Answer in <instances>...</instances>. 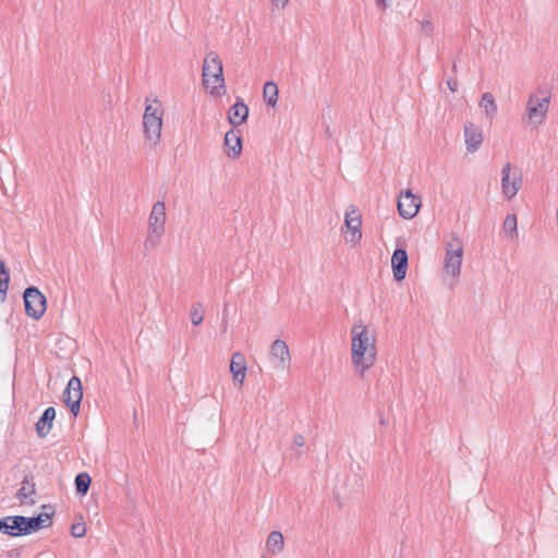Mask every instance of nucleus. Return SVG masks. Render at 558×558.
Wrapping results in <instances>:
<instances>
[{
    "instance_id": "obj_1",
    "label": "nucleus",
    "mask_w": 558,
    "mask_h": 558,
    "mask_svg": "<svg viewBox=\"0 0 558 558\" xmlns=\"http://www.w3.org/2000/svg\"><path fill=\"white\" fill-rule=\"evenodd\" d=\"M376 336L363 322L351 327V364L354 371L364 377L376 364Z\"/></svg>"
},
{
    "instance_id": "obj_2",
    "label": "nucleus",
    "mask_w": 558,
    "mask_h": 558,
    "mask_svg": "<svg viewBox=\"0 0 558 558\" xmlns=\"http://www.w3.org/2000/svg\"><path fill=\"white\" fill-rule=\"evenodd\" d=\"M165 109L157 99H145V110L143 114V132L145 143L150 148H156L161 141Z\"/></svg>"
},
{
    "instance_id": "obj_3",
    "label": "nucleus",
    "mask_w": 558,
    "mask_h": 558,
    "mask_svg": "<svg viewBox=\"0 0 558 558\" xmlns=\"http://www.w3.org/2000/svg\"><path fill=\"white\" fill-rule=\"evenodd\" d=\"M202 77L204 87L211 96L220 97L226 94L222 61L217 52L210 51L205 56Z\"/></svg>"
},
{
    "instance_id": "obj_4",
    "label": "nucleus",
    "mask_w": 558,
    "mask_h": 558,
    "mask_svg": "<svg viewBox=\"0 0 558 558\" xmlns=\"http://www.w3.org/2000/svg\"><path fill=\"white\" fill-rule=\"evenodd\" d=\"M463 254V241L457 233H451L446 242L442 269L445 276L449 277L454 283L461 275Z\"/></svg>"
},
{
    "instance_id": "obj_5",
    "label": "nucleus",
    "mask_w": 558,
    "mask_h": 558,
    "mask_svg": "<svg viewBox=\"0 0 558 558\" xmlns=\"http://www.w3.org/2000/svg\"><path fill=\"white\" fill-rule=\"evenodd\" d=\"M166 232V204L162 201L156 202L148 217L147 235L144 247L147 251L159 246Z\"/></svg>"
},
{
    "instance_id": "obj_6",
    "label": "nucleus",
    "mask_w": 558,
    "mask_h": 558,
    "mask_svg": "<svg viewBox=\"0 0 558 558\" xmlns=\"http://www.w3.org/2000/svg\"><path fill=\"white\" fill-rule=\"evenodd\" d=\"M550 102V95L546 89L539 88L531 93L527 99L525 114L531 125L539 126L546 120Z\"/></svg>"
},
{
    "instance_id": "obj_7",
    "label": "nucleus",
    "mask_w": 558,
    "mask_h": 558,
    "mask_svg": "<svg viewBox=\"0 0 558 558\" xmlns=\"http://www.w3.org/2000/svg\"><path fill=\"white\" fill-rule=\"evenodd\" d=\"M522 174L520 169L513 168L510 162H507L501 168V194L511 201L515 197L522 187Z\"/></svg>"
},
{
    "instance_id": "obj_8",
    "label": "nucleus",
    "mask_w": 558,
    "mask_h": 558,
    "mask_svg": "<svg viewBox=\"0 0 558 558\" xmlns=\"http://www.w3.org/2000/svg\"><path fill=\"white\" fill-rule=\"evenodd\" d=\"M46 298L35 287H29L24 291V305L26 314L34 318L39 319L46 312Z\"/></svg>"
},
{
    "instance_id": "obj_9",
    "label": "nucleus",
    "mask_w": 558,
    "mask_h": 558,
    "mask_svg": "<svg viewBox=\"0 0 558 558\" xmlns=\"http://www.w3.org/2000/svg\"><path fill=\"white\" fill-rule=\"evenodd\" d=\"M344 226L349 232L345 241L352 245L360 243L362 239V217L359 209L353 205L345 210Z\"/></svg>"
},
{
    "instance_id": "obj_10",
    "label": "nucleus",
    "mask_w": 558,
    "mask_h": 558,
    "mask_svg": "<svg viewBox=\"0 0 558 558\" xmlns=\"http://www.w3.org/2000/svg\"><path fill=\"white\" fill-rule=\"evenodd\" d=\"M269 361L277 371H284L291 363V354L287 342L276 339L269 348Z\"/></svg>"
},
{
    "instance_id": "obj_11",
    "label": "nucleus",
    "mask_w": 558,
    "mask_h": 558,
    "mask_svg": "<svg viewBox=\"0 0 558 558\" xmlns=\"http://www.w3.org/2000/svg\"><path fill=\"white\" fill-rule=\"evenodd\" d=\"M421 197L413 194L411 190L401 192L398 197V213L403 219L414 218L421 207Z\"/></svg>"
},
{
    "instance_id": "obj_12",
    "label": "nucleus",
    "mask_w": 558,
    "mask_h": 558,
    "mask_svg": "<svg viewBox=\"0 0 558 558\" xmlns=\"http://www.w3.org/2000/svg\"><path fill=\"white\" fill-rule=\"evenodd\" d=\"M82 397V383L78 377L73 376L63 391V402L70 408L74 415L80 411Z\"/></svg>"
},
{
    "instance_id": "obj_13",
    "label": "nucleus",
    "mask_w": 558,
    "mask_h": 558,
    "mask_svg": "<svg viewBox=\"0 0 558 558\" xmlns=\"http://www.w3.org/2000/svg\"><path fill=\"white\" fill-rule=\"evenodd\" d=\"M464 143L468 153L477 151L484 141L483 130L471 121H466L463 125Z\"/></svg>"
},
{
    "instance_id": "obj_14",
    "label": "nucleus",
    "mask_w": 558,
    "mask_h": 558,
    "mask_svg": "<svg viewBox=\"0 0 558 558\" xmlns=\"http://www.w3.org/2000/svg\"><path fill=\"white\" fill-rule=\"evenodd\" d=\"M247 371V363L245 356L241 352H235L230 362V372L232 374L233 383L238 387H242L245 380Z\"/></svg>"
},
{
    "instance_id": "obj_15",
    "label": "nucleus",
    "mask_w": 558,
    "mask_h": 558,
    "mask_svg": "<svg viewBox=\"0 0 558 558\" xmlns=\"http://www.w3.org/2000/svg\"><path fill=\"white\" fill-rule=\"evenodd\" d=\"M225 151L231 159H236L242 153V137L240 131H228L225 135Z\"/></svg>"
},
{
    "instance_id": "obj_16",
    "label": "nucleus",
    "mask_w": 558,
    "mask_h": 558,
    "mask_svg": "<svg viewBox=\"0 0 558 558\" xmlns=\"http://www.w3.org/2000/svg\"><path fill=\"white\" fill-rule=\"evenodd\" d=\"M391 267L395 280L401 281L405 278L408 270V253L405 250L398 248L393 252Z\"/></svg>"
},
{
    "instance_id": "obj_17",
    "label": "nucleus",
    "mask_w": 558,
    "mask_h": 558,
    "mask_svg": "<svg viewBox=\"0 0 558 558\" xmlns=\"http://www.w3.org/2000/svg\"><path fill=\"white\" fill-rule=\"evenodd\" d=\"M247 117L248 107L242 99H238L236 102L230 107L228 112V121L234 128L243 124L247 120Z\"/></svg>"
},
{
    "instance_id": "obj_18",
    "label": "nucleus",
    "mask_w": 558,
    "mask_h": 558,
    "mask_svg": "<svg viewBox=\"0 0 558 558\" xmlns=\"http://www.w3.org/2000/svg\"><path fill=\"white\" fill-rule=\"evenodd\" d=\"M54 417V408L49 407L44 411L41 417L36 423V433L40 438L46 437L50 433Z\"/></svg>"
},
{
    "instance_id": "obj_19",
    "label": "nucleus",
    "mask_w": 558,
    "mask_h": 558,
    "mask_svg": "<svg viewBox=\"0 0 558 558\" xmlns=\"http://www.w3.org/2000/svg\"><path fill=\"white\" fill-rule=\"evenodd\" d=\"M478 106L484 111V114L488 120L492 121L497 116L498 108L495 97L492 93H484L481 97Z\"/></svg>"
},
{
    "instance_id": "obj_20",
    "label": "nucleus",
    "mask_w": 558,
    "mask_h": 558,
    "mask_svg": "<svg viewBox=\"0 0 558 558\" xmlns=\"http://www.w3.org/2000/svg\"><path fill=\"white\" fill-rule=\"evenodd\" d=\"M35 495L36 489L34 482L25 477L17 493L19 499L22 504L34 505L36 502Z\"/></svg>"
},
{
    "instance_id": "obj_21",
    "label": "nucleus",
    "mask_w": 558,
    "mask_h": 558,
    "mask_svg": "<svg viewBox=\"0 0 558 558\" xmlns=\"http://www.w3.org/2000/svg\"><path fill=\"white\" fill-rule=\"evenodd\" d=\"M266 547L272 555L281 553L284 547V538L282 533L279 531H272L266 539Z\"/></svg>"
},
{
    "instance_id": "obj_22",
    "label": "nucleus",
    "mask_w": 558,
    "mask_h": 558,
    "mask_svg": "<svg viewBox=\"0 0 558 558\" xmlns=\"http://www.w3.org/2000/svg\"><path fill=\"white\" fill-rule=\"evenodd\" d=\"M28 534L51 525V517L47 513H40L37 517L28 518Z\"/></svg>"
},
{
    "instance_id": "obj_23",
    "label": "nucleus",
    "mask_w": 558,
    "mask_h": 558,
    "mask_svg": "<svg viewBox=\"0 0 558 558\" xmlns=\"http://www.w3.org/2000/svg\"><path fill=\"white\" fill-rule=\"evenodd\" d=\"M278 86L275 82H266L263 88V98L267 105L275 107L278 102Z\"/></svg>"
},
{
    "instance_id": "obj_24",
    "label": "nucleus",
    "mask_w": 558,
    "mask_h": 558,
    "mask_svg": "<svg viewBox=\"0 0 558 558\" xmlns=\"http://www.w3.org/2000/svg\"><path fill=\"white\" fill-rule=\"evenodd\" d=\"M502 230L509 234L510 240L518 239V219L514 214H509L506 216L502 223Z\"/></svg>"
},
{
    "instance_id": "obj_25",
    "label": "nucleus",
    "mask_w": 558,
    "mask_h": 558,
    "mask_svg": "<svg viewBox=\"0 0 558 558\" xmlns=\"http://www.w3.org/2000/svg\"><path fill=\"white\" fill-rule=\"evenodd\" d=\"M12 526L15 529V536L28 535V518L24 515H11Z\"/></svg>"
},
{
    "instance_id": "obj_26",
    "label": "nucleus",
    "mask_w": 558,
    "mask_h": 558,
    "mask_svg": "<svg viewBox=\"0 0 558 558\" xmlns=\"http://www.w3.org/2000/svg\"><path fill=\"white\" fill-rule=\"evenodd\" d=\"M205 316V310L202 303L196 302L192 304L190 310V319L194 326H198L203 323Z\"/></svg>"
},
{
    "instance_id": "obj_27",
    "label": "nucleus",
    "mask_w": 558,
    "mask_h": 558,
    "mask_svg": "<svg viewBox=\"0 0 558 558\" xmlns=\"http://www.w3.org/2000/svg\"><path fill=\"white\" fill-rule=\"evenodd\" d=\"M92 478L87 473H80L75 477V487L78 494L85 495L90 486Z\"/></svg>"
},
{
    "instance_id": "obj_28",
    "label": "nucleus",
    "mask_w": 558,
    "mask_h": 558,
    "mask_svg": "<svg viewBox=\"0 0 558 558\" xmlns=\"http://www.w3.org/2000/svg\"><path fill=\"white\" fill-rule=\"evenodd\" d=\"M0 532H3L10 536H15V529L12 526V519H10V517L0 519Z\"/></svg>"
},
{
    "instance_id": "obj_29",
    "label": "nucleus",
    "mask_w": 558,
    "mask_h": 558,
    "mask_svg": "<svg viewBox=\"0 0 558 558\" xmlns=\"http://www.w3.org/2000/svg\"><path fill=\"white\" fill-rule=\"evenodd\" d=\"M86 534V525L83 521L76 522L71 526V535L75 538H81Z\"/></svg>"
},
{
    "instance_id": "obj_30",
    "label": "nucleus",
    "mask_w": 558,
    "mask_h": 558,
    "mask_svg": "<svg viewBox=\"0 0 558 558\" xmlns=\"http://www.w3.org/2000/svg\"><path fill=\"white\" fill-rule=\"evenodd\" d=\"M9 274H0V294L2 298L5 296L9 287Z\"/></svg>"
},
{
    "instance_id": "obj_31",
    "label": "nucleus",
    "mask_w": 558,
    "mask_h": 558,
    "mask_svg": "<svg viewBox=\"0 0 558 558\" xmlns=\"http://www.w3.org/2000/svg\"><path fill=\"white\" fill-rule=\"evenodd\" d=\"M421 32L426 36H430L434 32V25L430 20H423L421 22Z\"/></svg>"
},
{
    "instance_id": "obj_32",
    "label": "nucleus",
    "mask_w": 558,
    "mask_h": 558,
    "mask_svg": "<svg viewBox=\"0 0 558 558\" xmlns=\"http://www.w3.org/2000/svg\"><path fill=\"white\" fill-rule=\"evenodd\" d=\"M22 555V548H13L7 551L8 558H20Z\"/></svg>"
},
{
    "instance_id": "obj_33",
    "label": "nucleus",
    "mask_w": 558,
    "mask_h": 558,
    "mask_svg": "<svg viewBox=\"0 0 558 558\" xmlns=\"http://www.w3.org/2000/svg\"><path fill=\"white\" fill-rule=\"evenodd\" d=\"M289 3V0H271V4L277 9H284Z\"/></svg>"
},
{
    "instance_id": "obj_34",
    "label": "nucleus",
    "mask_w": 558,
    "mask_h": 558,
    "mask_svg": "<svg viewBox=\"0 0 558 558\" xmlns=\"http://www.w3.org/2000/svg\"><path fill=\"white\" fill-rule=\"evenodd\" d=\"M293 444L296 447H303L305 445V439L302 435H295L293 438Z\"/></svg>"
},
{
    "instance_id": "obj_35",
    "label": "nucleus",
    "mask_w": 558,
    "mask_h": 558,
    "mask_svg": "<svg viewBox=\"0 0 558 558\" xmlns=\"http://www.w3.org/2000/svg\"><path fill=\"white\" fill-rule=\"evenodd\" d=\"M447 85H448V87H449V89H450L451 92H453V93H454V92H457V89H458V83H457V81H454V80H448V81H447Z\"/></svg>"
},
{
    "instance_id": "obj_36",
    "label": "nucleus",
    "mask_w": 558,
    "mask_h": 558,
    "mask_svg": "<svg viewBox=\"0 0 558 558\" xmlns=\"http://www.w3.org/2000/svg\"><path fill=\"white\" fill-rule=\"evenodd\" d=\"M388 1H389V0H376V4H377L380 9L385 10V9L388 7Z\"/></svg>"
},
{
    "instance_id": "obj_37",
    "label": "nucleus",
    "mask_w": 558,
    "mask_h": 558,
    "mask_svg": "<svg viewBox=\"0 0 558 558\" xmlns=\"http://www.w3.org/2000/svg\"><path fill=\"white\" fill-rule=\"evenodd\" d=\"M0 274H9L4 262L0 258Z\"/></svg>"
}]
</instances>
